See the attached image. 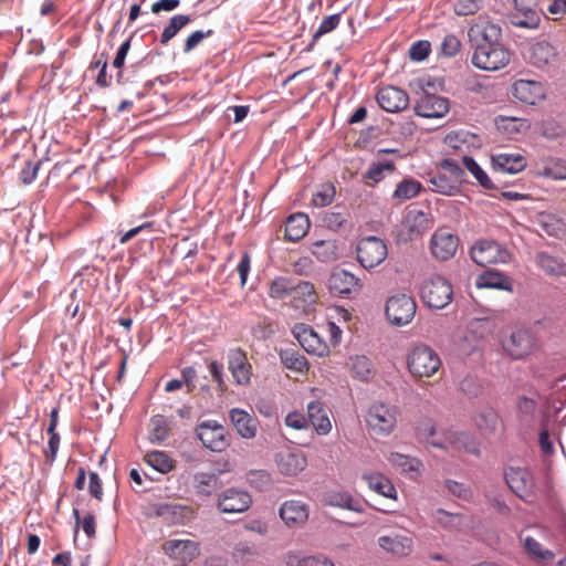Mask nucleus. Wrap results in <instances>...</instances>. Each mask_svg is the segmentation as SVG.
I'll list each match as a JSON object with an SVG mask.
<instances>
[{
	"mask_svg": "<svg viewBox=\"0 0 566 566\" xmlns=\"http://www.w3.org/2000/svg\"><path fill=\"white\" fill-rule=\"evenodd\" d=\"M480 29L482 41L475 46L472 64L483 71H497L505 67L511 60L510 50L502 42V28L486 22Z\"/></svg>",
	"mask_w": 566,
	"mask_h": 566,
	"instance_id": "f257e3e1",
	"label": "nucleus"
},
{
	"mask_svg": "<svg viewBox=\"0 0 566 566\" xmlns=\"http://www.w3.org/2000/svg\"><path fill=\"white\" fill-rule=\"evenodd\" d=\"M440 356L430 346L420 344L415 346L407 356L408 370L413 377H431L441 367Z\"/></svg>",
	"mask_w": 566,
	"mask_h": 566,
	"instance_id": "f03ea898",
	"label": "nucleus"
},
{
	"mask_svg": "<svg viewBox=\"0 0 566 566\" xmlns=\"http://www.w3.org/2000/svg\"><path fill=\"white\" fill-rule=\"evenodd\" d=\"M504 480L509 489L523 502L532 503L536 496L534 473L528 468L509 467L504 470Z\"/></svg>",
	"mask_w": 566,
	"mask_h": 566,
	"instance_id": "7ed1b4c3",
	"label": "nucleus"
},
{
	"mask_svg": "<svg viewBox=\"0 0 566 566\" xmlns=\"http://www.w3.org/2000/svg\"><path fill=\"white\" fill-rule=\"evenodd\" d=\"M420 295L428 307L442 310L451 303L453 289L446 277L433 275L422 283Z\"/></svg>",
	"mask_w": 566,
	"mask_h": 566,
	"instance_id": "20e7f679",
	"label": "nucleus"
},
{
	"mask_svg": "<svg viewBox=\"0 0 566 566\" xmlns=\"http://www.w3.org/2000/svg\"><path fill=\"white\" fill-rule=\"evenodd\" d=\"M470 256L474 263L481 266L489 264L509 263L511 261V252L501 243L491 239H482L476 241L471 250Z\"/></svg>",
	"mask_w": 566,
	"mask_h": 566,
	"instance_id": "39448f33",
	"label": "nucleus"
},
{
	"mask_svg": "<svg viewBox=\"0 0 566 566\" xmlns=\"http://www.w3.org/2000/svg\"><path fill=\"white\" fill-rule=\"evenodd\" d=\"M434 82L430 80L424 84H420L422 94L413 107L417 116L423 118H441L449 112V99L429 92V88H434Z\"/></svg>",
	"mask_w": 566,
	"mask_h": 566,
	"instance_id": "423d86ee",
	"label": "nucleus"
},
{
	"mask_svg": "<svg viewBox=\"0 0 566 566\" xmlns=\"http://www.w3.org/2000/svg\"><path fill=\"white\" fill-rule=\"evenodd\" d=\"M196 436L202 446L212 452H223L231 444L229 432L217 420H205L198 423Z\"/></svg>",
	"mask_w": 566,
	"mask_h": 566,
	"instance_id": "0eeeda50",
	"label": "nucleus"
},
{
	"mask_svg": "<svg viewBox=\"0 0 566 566\" xmlns=\"http://www.w3.org/2000/svg\"><path fill=\"white\" fill-rule=\"evenodd\" d=\"M356 255L357 261L364 269L371 270L386 260L388 255L387 244L382 239L375 235L361 238L356 245Z\"/></svg>",
	"mask_w": 566,
	"mask_h": 566,
	"instance_id": "6e6552de",
	"label": "nucleus"
},
{
	"mask_svg": "<svg viewBox=\"0 0 566 566\" xmlns=\"http://www.w3.org/2000/svg\"><path fill=\"white\" fill-rule=\"evenodd\" d=\"M416 308V302L410 295L397 294L387 300L385 313L392 325L405 326L415 317Z\"/></svg>",
	"mask_w": 566,
	"mask_h": 566,
	"instance_id": "1a4fd4ad",
	"label": "nucleus"
},
{
	"mask_svg": "<svg viewBox=\"0 0 566 566\" xmlns=\"http://www.w3.org/2000/svg\"><path fill=\"white\" fill-rule=\"evenodd\" d=\"M432 226L433 218L431 213L417 209L409 210L402 220L399 238L405 242L413 241L431 229Z\"/></svg>",
	"mask_w": 566,
	"mask_h": 566,
	"instance_id": "9d476101",
	"label": "nucleus"
},
{
	"mask_svg": "<svg viewBox=\"0 0 566 566\" xmlns=\"http://www.w3.org/2000/svg\"><path fill=\"white\" fill-rule=\"evenodd\" d=\"M459 247V238L446 228L437 229L429 242L432 256L438 261H448L452 259Z\"/></svg>",
	"mask_w": 566,
	"mask_h": 566,
	"instance_id": "9b49d317",
	"label": "nucleus"
},
{
	"mask_svg": "<svg viewBox=\"0 0 566 566\" xmlns=\"http://www.w3.org/2000/svg\"><path fill=\"white\" fill-rule=\"evenodd\" d=\"M252 505L251 495L238 488H229L218 494L217 509L224 514H237L248 511Z\"/></svg>",
	"mask_w": 566,
	"mask_h": 566,
	"instance_id": "f8f14e48",
	"label": "nucleus"
},
{
	"mask_svg": "<svg viewBox=\"0 0 566 566\" xmlns=\"http://www.w3.org/2000/svg\"><path fill=\"white\" fill-rule=\"evenodd\" d=\"M541 0H513L515 13L511 17V23L516 28L537 29L541 23Z\"/></svg>",
	"mask_w": 566,
	"mask_h": 566,
	"instance_id": "ddd939ff",
	"label": "nucleus"
},
{
	"mask_svg": "<svg viewBox=\"0 0 566 566\" xmlns=\"http://www.w3.org/2000/svg\"><path fill=\"white\" fill-rule=\"evenodd\" d=\"M292 333L300 345L308 354H313L318 357H324L329 354L328 345L322 339V337L314 331L312 326L298 323L293 327Z\"/></svg>",
	"mask_w": 566,
	"mask_h": 566,
	"instance_id": "4468645a",
	"label": "nucleus"
},
{
	"mask_svg": "<svg viewBox=\"0 0 566 566\" xmlns=\"http://www.w3.org/2000/svg\"><path fill=\"white\" fill-rule=\"evenodd\" d=\"M227 363L237 385L247 386L251 382L252 365L249 363L244 349L241 347L230 348L227 353Z\"/></svg>",
	"mask_w": 566,
	"mask_h": 566,
	"instance_id": "2eb2a0df",
	"label": "nucleus"
},
{
	"mask_svg": "<svg viewBox=\"0 0 566 566\" xmlns=\"http://www.w3.org/2000/svg\"><path fill=\"white\" fill-rule=\"evenodd\" d=\"M534 337L527 329H515L502 340V347L513 359H523L531 354Z\"/></svg>",
	"mask_w": 566,
	"mask_h": 566,
	"instance_id": "dca6fc26",
	"label": "nucleus"
},
{
	"mask_svg": "<svg viewBox=\"0 0 566 566\" xmlns=\"http://www.w3.org/2000/svg\"><path fill=\"white\" fill-rule=\"evenodd\" d=\"M369 428L377 434H389L396 427L395 412L385 403H374L367 416Z\"/></svg>",
	"mask_w": 566,
	"mask_h": 566,
	"instance_id": "f3484780",
	"label": "nucleus"
},
{
	"mask_svg": "<svg viewBox=\"0 0 566 566\" xmlns=\"http://www.w3.org/2000/svg\"><path fill=\"white\" fill-rule=\"evenodd\" d=\"M376 99L378 105L388 113H400L409 105V96L407 92L394 85L381 87Z\"/></svg>",
	"mask_w": 566,
	"mask_h": 566,
	"instance_id": "a211bd4d",
	"label": "nucleus"
},
{
	"mask_svg": "<svg viewBox=\"0 0 566 566\" xmlns=\"http://www.w3.org/2000/svg\"><path fill=\"white\" fill-rule=\"evenodd\" d=\"M513 96L527 105H536L546 97L544 85L537 81L517 80L512 87Z\"/></svg>",
	"mask_w": 566,
	"mask_h": 566,
	"instance_id": "6ab92c4d",
	"label": "nucleus"
},
{
	"mask_svg": "<svg viewBox=\"0 0 566 566\" xmlns=\"http://www.w3.org/2000/svg\"><path fill=\"white\" fill-rule=\"evenodd\" d=\"M279 514L287 526H300L308 520L310 509L302 501L289 500L281 504Z\"/></svg>",
	"mask_w": 566,
	"mask_h": 566,
	"instance_id": "aec40b11",
	"label": "nucleus"
},
{
	"mask_svg": "<svg viewBox=\"0 0 566 566\" xmlns=\"http://www.w3.org/2000/svg\"><path fill=\"white\" fill-rule=\"evenodd\" d=\"M359 286V279L344 269H335L328 279L329 292L335 296H344Z\"/></svg>",
	"mask_w": 566,
	"mask_h": 566,
	"instance_id": "412c9836",
	"label": "nucleus"
},
{
	"mask_svg": "<svg viewBox=\"0 0 566 566\" xmlns=\"http://www.w3.org/2000/svg\"><path fill=\"white\" fill-rule=\"evenodd\" d=\"M229 418L241 438L253 439L256 436L259 421L248 411L241 408H232L229 411Z\"/></svg>",
	"mask_w": 566,
	"mask_h": 566,
	"instance_id": "4be33fe9",
	"label": "nucleus"
},
{
	"mask_svg": "<svg viewBox=\"0 0 566 566\" xmlns=\"http://www.w3.org/2000/svg\"><path fill=\"white\" fill-rule=\"evenodd\" d=\"M491 164L494 171L514 175L526 167V159L520 154H496Z\"/></svg>",
	"mask_w": 566,
	"mask_h": 566,
	"instance_id": "5701e85b",
	"label": "nucleus"
},
{
	"mask_svg": "<svg viewBox=\"0 0 566 566\" xmlns=\"http://www.w3.org/2000/svg\"><path fill=\"white\" fill-rule=\"evenodd\" d=\"M307 423L311 422L317 434L325 436L332 429L326 408L322 401L313 400L307 403Z\"/></svg>",
	"mask_w": 566,
	"mask_h": 566,
	"instance_id": "b1692460",
	"label": "nucleus"
},
{
	"mask_svg": "<svg viewBox=\"0 0 566 566\" xmlns=\"http://www.w3.org/2000/svg\"><path fill=\"white\" fill-rule=\"evenodd\" d=\"M276 464L282 474L294 476L306 468L307 460L302 452L286 451L276 454Z\"/></svg>",
	"mask_w": 566,
	"mask_h": 566,
	"instance_id": "393cba45",
	"label": "nucleus"
},
{
	"mask_svg": "<svg viewBox=\"0 0 566 566\" xmlns=\"http://www.w3.org/2000/svg\"><path fill=\"white\" fill-rule=\"evenodd\" d=\"M473 421L481 434L490 437L495 434L501 422V417L496 409L486 406L475 412Z\"/></svg>",
	"mask_w": 566,
	"mask_h": 566,
	"instance_id": "a878e982",
	"label": "nucleus"
},
{
	"mask_svg": "<svg viewBox=\"0 0 566 566\" xmlns=\"http://www.w3.org/2000/svg\"><path fill=\"white\" fill-rule=\"evenodd\" d=\"M475 285L479 289H496L509 292L513 290L512 279L497 270H486L479 274Z\"/></svg>",
	"mask_w": 566,
	"mask_h": 566,
	"instance_id": "bb28decb",
	"label": "nucleus"
},
{
	"mask_svg": "<svg viewBox=\"0 0 566 566\" xmlns=\"http://www.w3.org/2000/svg\"><path fill=\"white\" fill-rule=\"evenodd\" d=\"M447 440L451 446V450L464 451L476 457L481 454L480 443L469 432L449 431L447 432Z\"/></svg>",
	"mask_w": 566,
	"mask_h": 566,
	"instance_id": "cd10ccee",
	"label": "nucleus"
},
{
	"mask_svg": "<svg viewBox=\"0 0 566 566\" xmlns=\"http://www.w3.org/2000/svg\"><path fill=\"white\" fill-rule=\"evenodd\" d=\"M310 226L307 214L302 212L291 214L285 222V239L290 242L300 241L306 235Z\"/></svg>",
	"mask_w": 566,
	"mask_h": 566,
	"instance_id": "c85d7f7f",
	"label": "nucleus"
},
{
	"mask_svg": "<svg viewBox=\"0 0 566 566\" xmlns=\"http://www.w3.org/2000/svg\"><path fill=\"white\" fill-rule=\"evenodd\" d=\"M379 546L398 557H405L412 552V539L402 535H385L378 538Z\"/></svg>",
	"mask_w": 566,
	"mask_h": 566,
	"instance_id": "c756f323",
	"label": "nucleus"
},
{
	"mask_svg": "<svg viewBox=\"0 0 566 566\" xmlns=\"http://www.w3.org/2000/svg\"><path fill=\"white\" fill-rule=\"evenodd\" d=\"M535 263L548 276H566V262L546 251L536 253Z\"/></svg>",
	"mask_w": 566,
	"mask_h": 566,
	"instance_id": "7c9ffc66",
	"label": "nucleus"
},
{
	"mask_svg": "<svg viewBox=\"0 0 566 566\" xmlns=\"http://www.w3.org/2000/svg\"><path fill=\"white\" fill-rule=\"evenodd\" d=\"M193 488L196 494L208 497L221 488L220 472H197L193 474Z\"/></svg>",
	"mask_w": 566,
	"mask_h": 566,
	"instance_id": "2f4dec72",
	"label": "nucleus"
},
{
	"mask_svg": "<svg viewBox=\"0 0 566 566\" xmlns=\"http://www.w3.org/2000/svg\"><path fill=\"white\" fill-rule=\"evenodd\" d=\"M556 49L547 41H538L531 46L530 61L536 67H544L556 56Z\"/></svg>",
	"mask_w": 566,
	"mask_h": 566,
	"instance_id": "473e14b6",
	"label": "nucleus"
},
{
	"mask_svg": "<svg viewBox=\"0 0 566 566\" xmlns=\"http://www.w3.org/2000/svg\"><path fill=\"white\" fill-rule=\"evenodd\" d=\"M325 503L357 513L364 512L363 503L348 492H329L325 495Z\"/></svg>",
	"mask_w": 566,
	"mask_h": 566,
	"instance_id": "72a5a7b5",
	"label": "nucleus"
},
{
	"mask_svg": "<svg viewBox=\"0 0 566 566\" xmlns=\"http://www.w3.org/2000/svg\"><path fill=\"white\" fill-rule=\"evenodd\" d=\"M428 182L431 190L443 196H455L461 191L460 185L444 174L429 175Z\"/></svg>",
	"mask_w": 566,
	"mask_h": 566,
	"instance_id": "f704fd0d",
	"label": "nucleus"
},
{
	"mask_svg": "<svg viewBox=\"0 0 566 566\" xmlns=\"http://www.w3.org/2000/svg\"><path fill=\"white\" fill-rule=\"evenodd\" d=\"M279 357L282 365L301 374L308 371V361L304 355L293 348H285L279 352Z\"/></svg>",
	"mask_w": 566,
	"mask_h": 566,
	"instance_id": "c9c22d12",
	"label": "nucleus"
},
{
	"mask_svg": "<svg viewBox=\"0 0 566 566\" xmlns=\"http://www.w3.org/2000/svg\"><path fill=\"white\" fill-rule=\"evenodd\" d=\"M363 479L367 482L370 490L387 499H396L397 491L391 481L382 474H364Z\"/></svg>",
	"mask_w": 566,
	"mask_h": 566,
	"instance_id": "e433bc0d",
	"label": "nucleus"
},
{
	"mask_svg": "<svg viewBox=\"0 0 566 566\" xmlns=\"http://www.w3.org/2000/svg\"><path fill=\"white\" fill-rule=\"evenodd\" d=\"M462 165L464 167V172H470L483 189H496L495 184L492 181L489 175L484 171V169L476 163V160L473 157L463 156Z\"/></svg>",
	"mask_w": 566,
	"mask_h": 566,
	"instance_id": "4c0bfd02",
	"label": "nucleus"
},
{
	"mask_svg": "<svg viewBox=\"0 0 566 566\" xmlns=\"http://www.w3.org/2000/svg\"><path fill=\"white\" fill-rule=\"evenodd\" d=\"M345 10L338 13L331 14L328 17H325L322 22L319 23L317 30L314 32L311 42L303 49V52H311L313 51L317 40L331 32H333L340 23L342 14Z\"/></svg>",
	"mask_w": 566,
	"mask_h": 566,
	"instance_id": "58836bf2",
	"label": "nucleus"
},
{
	"mask_svg": "<svg viewBox=\"0 0 566 566\" xmlns=\"http://www.w3.org/2000/svg\"><path fill=\"white\" fill-rule=\"evenodd\" d=\"M395 164L391 160L374 161L369 165L368 169L364 172L363 179L366 185L375 186L385 178V171H394Z\"/></svg>",
	"mask_w": 566,
	"mask_h": 566,
	"instance_id": "ea45409f",
	"label": "nucleus"
},
{
	"mask_svg": "<svg viewBox=\"0 0 566 566\" xmlns=\"http://www.w3.org/2000/svg\"><path fill=\"white\" fill-rule=\"evenodd\" d=\"M495 126L499 130L513 135L527 130L531 125L525 118L500 115L495 117Z\"/></svg>",
	"mask_w": 566,
	"mask_h": 566,
	"instance_id": "a19ab883",
	"label": "nucleus"
},
{
	"mask_svg": "<svg viewBox=\"0 0 566 566\" xmlns=\"http://www.w3.org/2000/svg\"><path fill=\"white\" fill-rule=\"evenodd\" d=\"M191 22L188 14H176L169 19V23L164 28L160 35V43L167 44L177 33Z\"/></svg>",
	"mask_w": 566,
	"mask_h": 566,
	"instance_id": "79ce46f5",
	"label": "nucleus"
},
{
	"mask_svg": "<svg viewBox=\"0 0 566 566\" xmlns=\"http://www.w3.org/2000/svg\"><path fill=\"white\" fill-rule=\"evenodd\" d=\"M421 189L422 185L420 181L413 178H405L397 185L392 193V198L399 200H409L418 196Z\"/></svg>",
	"mask_w": 566,
	"mask_h": 566,
	"instance_id": "37998d69",
	"label": "nucleus"
},
{
	"mask_svg": "<svg viewBox=\"0 0 566 566\" xmlns=\"http://www.w3.org/2000/svg\"><path fill=\"white\" fill-rule=\"evenodd\" d=\"M148 465L160 473H168L174 469V460L164 451H153L145 455Z\"/></svg>",
	"mask_w": 566,
	"mask_h": 566,
	"instance_id": "c03bdc74",
	"label": "nucleus"
},
{
	"mask_svg": "<svg viewBox=\"0 0 566 566\" xmlns=\"http://www.w3.org/2000/svg\"><path fill=\"white\" fill-rule=\"evenodd\" d=\"M293 277L277 276L270 285V296L277 300H283L293 293Z\"/></svg>",
	"mask_w": 566,
	"mask_h": 566,
	"instance_id": "a18cd8bd",
	"label": "nucleus"
},
{
	"mask_svg": "<svg viewBox=\"0 0 566 566\" xmlns=\"http://www.w3.org/2000/svg\"><path fill=\"white\" fill-rule=\"evenodd\" d=\"M354 376L360 380H368L373 375V363L365 355H356L350 358Z\"/></svg>",
	"mask_w": 566,
	"mask_h": 566,
	"instance_id": "49530a36",
	"label": "nucleus"
},
{
	"mask_svg": "<svg viewBox=\"0 0 566 566\" xmlns=\"http://www.w3.org/2000/svg\"><path fill=\"white\" fill-rule=\"evenodd\" d=\"M389 461L392 465L400 468L403 472H418L421 467V462L418 459L399 452H392Z\"/></svg>",
	"mask_w": 566,
	"mask_h": 566,
	"instance_id": "de8ad7c7",
	"label": "nucleus"
},
{
	"mask_svg": "<svg viewBox=\"0 0 566 566\" xmlns=\"http://www.w3.org/2000/svg\"><path fill=\"white\" fill-rule=\"evenodd\" d=\"M150 424H151V431L149 434L150 441L158 442V443L164 442L169 436V430H168L165 417L160 416V415L154 416L150 419Z\"/></svg>",
	"mask_w": 566,
	"mask_h": 566,
	"instance_id": "09e8293b",
	"label": "nucleus"
},
{
	"mask_svg": "<svg viewBox=\"0 0 566 566\" xmlns=\"http://www.w3.org/2000/svg\"><path fill=\"white\" fill-rule=\"evenodd\" d=\"M335 187L332 184H324L313 193L312 205L316 208H324L331 205L335 198Z\"/></svg>",
	"mask_w": 566,
	"mask_h": 566,
	"instance_id": "8fccbe9b",
	"label": "nucleus"
},
{
	"mask_svg": "<svg viewBox=\"0 0 566 566\" xmlns=\"http://www.w3.org/2000/svg\"><path fill=\"white\" fill-rule=\"evenodd\" d=\"M525 549L534 557L543 560H552L554 553L551 549L545 548L537 539L532 536H527L524 541Z\"/></svg>",
	"mask_w": 566,
	"mask_h": 566,
	"instance_id": "3c124183",
	"label": "nucleus"
},
{
	"mask_svg": "<svg viewBox=\"0 0 566 566\" xmlns=\"http://www.w3.org/2000/svg\"><path fill=\"white\" fill-rule=\"evenodd\" d=\"M439 168L449 171L459 182H467L462 158L457 160L454 158H443L439 163Z\"/></svg>",
	"mask_w": 566,
	"mask_h": 566,
	"instance_id": "603ef678",
	"label": "nucleus"
},
{
	"mask_svg": "<svg viewBox=\"0 0 566 566\" xmlns=\"http://www.w3.org/2000/svg\"><path fill=\"white\" fill-rule=\"evenodd\" d=\"M247 481L258 491H264L271 484V475L265 470H251L247 473Z\"/></svg>",
	"mask_w": 566,
	"mask_h": 566,
	"instance_id": "864d4df0",
	"label": "nucleus"
},
{
	"mask_svg": "<svg viewBox=\"0 0 566 566\" xmlns=\"http://www.w3.org/2000/svg\"><path fill=\"white\" fill-rule=\"evenodd\" d=\"M483 0H457L453 11L459 17L475 14L482 9Z\"/></svg>",
	"mask_w": 566,
	"mask_h": 566,
	"instance_id": "5fc2aeb1",
	"label": "nucleus"
},
{
	"mask_svg": "<svg viewBox=\"0 0 566 566\" xmlns=\"http://www.w3.org/2000/svg\"><path fill=\"white\" fill-rule=\"evenodd\" d=\"M549 13L552 15L562 17L566 13V0H541L539 14Z\"/></svg>",
	"mask_w": 566,
	"mask_h": 566,
	"instance_id": "6e6d98bb",
	"label": "nucleus"
},
{
	"mask_svg": "<svg viewBox=\"0 0 566 566\" xmlns=\"http://www.w3.org/2000/svg\"><path fill=\"white\" fill-rule=\"evenodd\" d=\"M460 390L470 398H476L482 392V385L474 376L464 377L459 384Z\"/></svg>",
	"mask_w": 566,
	"mask_h": 566,
	"instance_id": "4d7b16f0",
	"label": "nucleus"
},
{
	"mask_svg": "<svg viewBox=\"0 0 566 566\" xmlns=\"http://www.w3.org/2000/svg\"><path fill=\"white\" fill-rule=\"evenodd\" d=\"M431 52V43L427 40H419L411 44L409 56L412 61L421 62L426 60Z\"/></svg>",
	"mask_w": 566,
	"mask_h": 566,
	"instance_id": "13d9d810",
	"label": "nucleus"
},
{
	"mask_svg": "<svg viewBox=\"0 0 566 566\" xmlns=\"http://www.w3.org/2000/svg\"><path fill=\"white\" fill-rule=\"evenodd\" d=\"M461 49V41L454 34H447L440 45L441 54L448 57L455 56Z\"/></svg>",
	"mask_w": 566,
	"mask_h": 566,
	"instance_id": "bf43d9fd",
	"label": "nucleus"
},
{
	"mask_svg": "<svg viewBox=\"0 0 566 566\" xmlns=\"http://www.w3.org/2000/svg\"><path fill=\"white\" fill-rule=\"evenodd\" d=\"M178 559L182 562H191L199 556V546L196 542L190 539H181Z\"/></svg>",
	"mask_w": 566,
	"mask_h": 566,
	"instance_id": "052dcab7",
	"label": "nucleus"
},
{
	"mask_svg": "<svg viewBox=\"0 0 566 566\" xmlns=\"http://www.w3.org/2000/svg\"><path fill=\"white\" fill-rule=\"evenodd\" d=\"M293 293L292 295L294 297L303 298L304 301H313V296L315 294L314 285L311 282L307 281H297L293 279Z\"/></svg>",
	"mask_w": 566,
	"mask_h": 566,
	"instance_id": "680f3d73",
	"label": "nucleus"
},
{
	"mask_svg": "<svg viewBox=\"0 0 566 566\" xmlns=\"http://www.w3.org/2000/svg\"><path fill=\"white\" fill-rule=\"evenodd\" d=\"M208 369L210 371L212 380L217 384L218 389L223 392L226 387L224 381V366L222 363L218 360H212L208 365Z\"/></svg>",
	"mask_w": 566,
	"mask_h": 566,
	"instance_id": "e2e57ef3",
	"label": "nucleus"
},
{
	"mask_svg": "<svg viewBox=\"0 0 566 566\" xmlns=\"http://www.w3.org/2000/svg\"><path fill=\"white\" fill-rule=\"evenodd\" d=\"M214 33L212 29H208L207 31L197 30L192 32L185 41L184 53H189L206 38L211 36Z\"/></svg>",
	"mask_w": 566,
	"mask_h": 566,
	"instance_id": "0e129e2a",
	"label": "nucleus"
},
{
	"mask_svg": "<svg viewBox=\"0 0 566 566\" xmlns=\"http://www.w3.org/2000/svg\"><path fill=\"white\" fill-rule=\"evenodd\" d=\"M40 166H41V160H39L36 163L27 161L24 167L20 171V180L22 181V184H24V185L32 184L38 176Z\"/></svg>",
	"mask_w": 566,
	"mask_h": 566,
	"instance_id": "69168bd1",
	"label": "nucleus"
},
{
	"mask_svg": "<svg viewBox=\"0 0 566 566\" xmlns=\"http://www.w3.org/2000/svg\"><path fill=\"white\" fill-rule=\"evenodd\" d=\"M334 245L331 242L317 241L314 243L313 254L322 262H326L333 259Z\"/></svg>",
	"mask_w": 566,
	"mask_h": 566,
	"instance_id": "338daca9",
	"label": "nucleus"
},
{
	"mask_svg": "<svg viewBox=\"0 0 566 566\" xmlns=\"http://www.w3.org/2000/svg\"><path fill=\"white\" fill-rule=\"evenodd\" d=\"M538 444L544 455H553L555 453V447L551 439V433L546 427H543L538 434Z\"/></svg>",
	"mask_w": 566,
	"mask_h": 566,
	"instance_id": "774afa93",
	"label": "nucleus"
}]
</instances>
